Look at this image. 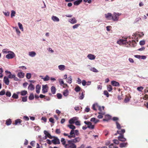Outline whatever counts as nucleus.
Masks as SVG:
<instances>
[{
	"label": "nucleus",
	"instance_id": "57",
	"mask_svg": "<svg viewBox=\"0 0 148 148\" xmlns=\"http://www.w3.org/2000/svg\"><path fill=\"white\" fill-rule=\"evenodd\" d=\"M143 89V87L142 86L139 87L137 88V90L139 91H141Z\"/></svg>",
	"mask_w": 148,
	"mask_h": 148
},
{
	"label": "nucleus",
	"instance_id": "36",
	"mask_svg": "<svg viewBox=\"0 0 148 148\" xmlns=\"http://www.w3.org/2000/svg\"><path fill=\"white\" fill-rule=\"evenodd\" d=\"M67 126L69 127L70 129H71L72 130H74L75 128V126L72 125H68Z\"/></svg>",
	"mask_w": 148,
	"mask_h": 148
},
{
	"label": "nucleus",
	"instance_id": "11",
	"mask_svg": "<svg viewBox=\"0 0 148 148\" xmlns=\"http://www.w3.org/2000/svg\"><path fill=\"white\" fill-rule=\"evenodd\" d=\"M132 41H129V45L130 46L132 47H134L136 45V43L135 41L134 40H132Z\"/></svg>",
	"mask_w": 148,
	"mask_h": 148
},
{
	"label": "nucleus",
	"instance_id": "16",
	"mask_svg": "<svg viewBox=\"0 0 148 148\" xmlns=\"http://www.w3.org/2000/svg\"><path fill=\"white\" fill-rule=\"evenodd\" d=\"M69 21L72 24H75L77 23V21L75 18L73 17L71 19H70Z\"/></svg>",
	"mask_w": 148,
	"mask_h": 148
},
{
	"label": "nucleus",
	"instance_id": "31",
	"mask_svg": "<svg viewBox=\"0 0 148 148\" xmlns=\"http://www.w3.org/2000/svg\"><path fill=\"white\" fill-rule=\"evenodd\" d=\"M27 93V91L24 90L21 91V95L22 96H25Z\"/></svg>",
	"mask_w": 148,
	"mask_h": 148
},
{
	"label": "nucleus",
	"instance_id": "53",
	"mask_svg": "<svg viewBox=\"0 0 148 148\" xmlns=\"http://www.w3.org/2000/svg\"><path fill=\"white\" fill-rule=\"evenodd\" d=\"M5 95L7 96L8 97H10L11 96V93L10 92L8 91L6 92Z\"/></svg>",
	"mask_w": 148,
	"mask_h": 148
},
{
	"label": "nucleus",
	"instance_id": "50",
	"mask_svg": "<svg viewBox=\"0 0 148 148\" xmlns=\"http://www.w3.org/2000/svg\"><path fill=\"white\" fill-rule=\"evenodd\" d=\"M56 95H57V98L58 99H61L62 98V94L60 93H57V94Z\"/></svg>",
	"mask_w": 148,
	"mask_h": 148
},
{
	"label": "nucleus",
	"instance_id": "21",
	"mask_svg": "<svg viewBox=\"0 0 148 148\" xmlns=\"http://www.w3.org/2000/svg\"><path fill=\"white\" fill-rule=\"evenodd\" d=\"M41 88L39 84H37L36 86V92L38 94L40 92V91Z\"/></svg>",
	"mask_w": 148,
	"mask_h": 148
},
{
	"label": "nucleus",
	"instance_id": "14",
	"mask_svg": "<svg viewBox=\"0 0 148 148\" xmlns=\"http://www.w3.org/2000/svg\"><path fill=\"white\" fill-rule=\"evenodd\" d=\"M77 119V117H74L69 120V122L70 124L74 123L75 121Z\"/></svg>",
	"mask_w": 148,
	"mask_h": 148
},
{
	"label": "nucleus",
	"instance_id": "4",
	"mask_svg": "<svg viewBox=\"0 0 148 148\" xmlns=\"http://www.w3.org/2000/svg\"><path fill=\"white\" fill-rule=\"evenodd\" d=\"M17 72H18V73L17 75L18 77L20 78H23L25 76V73L22 72L21 70H17Z\"/></svg>",
	"mask_w": 148,
	"mask_h": 148
},
{
	"label": "nucleus",
	"instance_id": "5",
	"mask_svg": "<svg viewBox=\"0 0 148 148\" xmlns=\"http://www.w3.org/2000/svg\"><path fill=\"white\" fill-rule=\"evenodd\" d=\"M52 142L54 144H59L60 143L59 139L56 137H54V139L52 140Z\"/></svg>",
	"mask_w": 148,
	"mask_h": 148
},
{
	"label": "nucleus",
	"instance_id": "56",
	"mask_svg": "<svg viewBox=\"0 0 148 148\" xmlns=\"http://www.w3.org/2000/svg\"><path fill=\"white\" fill-rule=\"evenodd\" d=\"M80 25V24H75L73 26V28L74 29L77 28Z\"/></svg>",
	"mask_w": 148,
	"mask_h": 148
},
{
	"label": "nucleus",
	"instance_id": "6",
	"mask_svg": "<svg viewBox=\"0 0 148 148\" xmlns=\"http://www.w3.org/2000/svg\"><path fill=\"white\" fill-rule=\"evenodd\" d=\"M15 56L14 53L12 52H10V53L6 55V57L8 59H12L14 58Z\"/></svg>",
	"mask_w": 148,
	"mask_h": 148
},
{
	"label": "nucleus",
	"instance_id": "27",
	"mask_svg": "<svg viewBox=\"0 0 148 148\" xmlns=\"http://www.w3.org/2000/svg\"><path fill=\"white\" fill-rule=\"evenodd\" d=\"M90 121L91 122H93L95 124H96L99 122V120L98 119H96L95 118H93L91 119Z\"/></svg>",
	"mask_w": 148,
	"mask_h": 148
},
{
	"label": "nucleus",
	"instance_id": "49",
	"mask_svg": "<svg viewBox=\"0 0 148 148\" xmlns=\"http://www.w3.org/2000/svg\"><path fill=\"white\" fill-rule=\"evenodd\" d=\"M98 107L99 110L100 111V112H102V110H103L104 109V107L103 106H102V107H101L100 106H98Z\"/></svg>",
	"mask_w": 148,
	"mask_h": 148
},
{
	"label": "nucleus",
	"instance_id": "7",
	"mask_svg": "<svg viewBox=\"0 0 148 148\" xmlns=\"http://www.w3.org/2000/svg\"><path fill=\"white\" fill-rule=\"evenodd\" d=\"M127 42L126 38L125 39H120L117 41V43L120 45H122L123 44H125Z\"/></svg>",
	"mask_w": 148,
	"mask_h": 148
},
{
	"label": "nucleus",
	"instance_id": "59",
	"mask_svg": "<svg viewBox=\"0 0 148 148\" xmlns=\"http://www.w3.org/2000/svg\"><path fill=\"white\" fill-rule=\"evenodd\" d=\"M3 72L2 68H0V78H1L3 77V75L2 74Z\"/></svg>",
	"mask_w": 148,
	"mask_h": 148
},
{
	"label": "nucleus",
	"instance_id": "35",
	"mask_svg": "<svg viewBox=\"0 0 148 148\" xmlns=\"http://www.w3.org/2000/svg\"><path fill=\"white\" fill-rule=\"evenodd\" d=\"M75 90L76 92H78L80 90L81 88L77 85L75 87Z\"/></svg>",
	"mask_w": 148,
	"mask_h": 148
},
{
	"label": "nucleus",
	"instance_id": "30",
	"mask_svg": "<svg viewBox=\"0 0 148 148\" xmlns=\"http://www.w3.org/2000/svg\"><path fill=\"white\" fill-rule=\"evenodd\" d=\"M29 54L30 56L33 57L36 55V53L34 51H31L29 52Z\"/></svg>",
	"mask_w": 148,
	"mask_h": 148
},
{
	"label": "nucleus",
	"instance_id": "42",
	"mask_svg": "<svg viewBox=\"0 0 148 148\" xmlns=\"http://www.w3.org/2000/svg\"><path fill=\"white\" fill-rule=\"evenodd\" d=\"M96 107H98V106L97 105V103L93 104L92 106V109L95 110H96Z\"/></svg>",
	"mask_w": 148,
	"mask_h": 148
},
{
	"label": "nucleus",
	"instance_id": "45",
	"mask_svg": "<svg viewBox=\"0 0 148 148\" xmlns=\"http://www.w3.org/2000/svg\"><path fill=\"white\" fill-rule=\"evenodd\" d=\"M12 97L14 99H17L18 98V96L17 94L14 93L12 96Z\"/></svg>",
	"mask_w": 148,
	"mask_h": 148
},
{
	"label": "nucleus",
	"instance_id": "25",
	"mask_svg": "<svg viewBox=\"0 0 148 148\" xmlns=\"http://www.w3.org/2000/svg\"><path fill=\"white\" fill-rule=\"evenodd\" d=\"M52 19L54 21L58 22L60 20L59 19L58 17L54 16L52 17Z\"/></svg>",
	"mask_w": 148,
	"mask_h": 148
},
{
	"label": "nucleus",
	"instance_id": "39",
	"mask_svg": "<svg viewBox=\"0 0 148 148\" xmlns=\"http://www.w3.org/2000/svg\"><path fill=\"white\" fill-rule=\"evenodd\" d=\"M107 89L109 92L111 91L112 90V87L110 85H109L107 86Z\"/></svg>",
	"mask_w": 148,
	"mask_h": 148
},
{
	"label": "nucleus",
	"instance_id": "19",
	"mask_svg": "<svg viewBox=\"0 0 148 148\" xmlns=\"http://www.w3.org/2000/svg\"><path fill=\"white\" fill-rule=\"evenodd\" d=\"M21 122V120L19 119H17L15 120V123L13 124L15 125H19L20 124Z\"/></svg>",
	"mask_w": 148,
	"mask_h": 148
},
{
	"label": "nucleus",
	"instance_id": "20",
	"mask_svg": "<svg viewBox=\"0 0 148 148\" xmlns=\"http://www.w3.org/2000/svg\"><path fill=\"white\" fill-rule=\"evenodd\" d=\"M111 118V116L109 115H106L105 116V118L103 119V121H108Z\"/></svg>",
	"mask_w": 148,
	"mask_h": 148
},
{
	"label": "nucleus",
	"instance_id": "64",
	"mask_svg": "<svg viewBox=\"0 0 148 148\" xmlns=\"http://www.w3.org/2000/svg\"><path fill=\"white\" fill-rule=\"evenodd\" d=\"M75 123L76 125H80V123L79 121H75Z\"/></svg>",
	"mask_w": 148,
	"mask_h": 148
},
{
	"label": "nucleus",
	"instance_id": "37",
	"mask_svg": "<svg viewBox=\"0 0 148 148\" xmlns=\"http://www.w3.org/2000/svg\"><path fill=\"white\" fill-rule=\"evenodd\" d=\"M22 101L24 102H25L27 101V96L21 97Z\"/></svg>",
	"mask_w": 148,
	"mask_h": 148
},
{
	"label": "nucleus",
	"instance_id": "28",
	"mask_svg": "<svg viewBox=\"0 0 148 148\" xmlns=\"http://www.w3.org/2000/svg\"><path fill=\"white\" fill-rule=\"evenodd\" d=\"M59 69L61 71H63L65 68V66L63 65H60L58 66Z\"/></svg>",
	"mask_w": 148,
	"mask_h": 148
},
{
	"label": "nucleus",
	"instance_id": "58",
	"mask_svg": "<svg viewBox=\"0 0 148 148\" xmlns=\"http://www.w3.org/2000/svg\"><path fill=\"white\" fill-rule=\"evenodd\" d=\"M145 40H141L139 44L141 45H143L145 44Z\"/></svg>",
	"mask_w": 148,
	"mask_h": 148
},
{
	"label": "nucleus",
	"instance_id": "40",
	"mask_svg": "<svg viewBox=\"0 0 148 148\" xmlns=\"http://www.w3.org/2000/svg\"><path fill=\"white\" fill-rule=\"evenodd\" d=\"M18 26L19 28L21 29L22 31H23V26L22 24L20 23V22H18Z\"/></svg>",
	"mask_w": 148,
	"mask_h": 148
},
{
	"label": "nucleus",
	"instance_id": "63",
	"mask_svg": "<svg viewBox=\"0 0 148 148\" xmlns=\"http://www.w3.org/2000/svg\"><path fill=\"white\" fill-rule=\"evenodd\" d=\"M143 99L145 100H147L148 99V95L147 94L145 95L143 97Z\"/></svg>",
	"mask_w": 148,
	"mask_h": 148
},
{
	"label": "nucleus",
	"instance_id": "60",
	"mask_svg": "<svg viewBox=\"0 0 148 148\" xmlns=\"http://www.w3.org/2000/svg\"><path fill=\"white\" fill-rule=\"evenodd\" d=\"M84 97V95L83 94V92L82 93L81 96L79 97V99H82Z\"/></svg>",
	"mask_w": 148,
	"mask_h": 148
},
{
	"label": "nucleus",
	"instance_id": "61",
	"mask_svg": "<svg viewBox=\"0 0 148 148\" xmlns=\"http://www.w3.org/2000/svg\"><path fill=\"white\" fill-rule=\"evenodd\" d=\"M4 14L6 16H9L10 15V12H3Z\"/></svg>",
	"mask_w": 148,
	"mask_h": 148
},
{
	"label": "nucleus",
	"instance_id": "3",
	"mask_svg": "<svg viewBox=\"0 0 148 148\" xmlns=\"http://www.w3.org/2000/svg\"><path fill=\"white\" fill-rule=\"evenodd\" d=\"M121 14L119 13H116L115 12H114L112 15V19L114 21H118L119 18V16Z\"/></svg>",
	"mask_w": 148,
	"mask_h": 148
},
{
	"label": "nucleus",
	"instance_id": "38",
	"mask_svg": "<svg viewBox=\"0 0 148 148\" xmlns=\"http://www.w3.org/2000/svg\"><path fill=\"white\" fill-rule=\"evenodd\" d=\"M34 98V95L33 93H32L30 94V95L29 97V99L30 100H32Z\"/></svg>",
	"mask_w": 148,
	"mask_h": 148
},
{
	"label": "nucleus",
	"instance_id": "18",
	"mask_svg": "<svg viewBox=\"0 0 148 148\" xmlns=\"http://www.w3.org/2000/svg\"><path fill=\"white\" fill-rule=\"evenodd\" d=\"M4 81L5 83L7 85H8L9 84L10 82L8 78L7 77L5 76L4 77Z\"/></svg>",
	"mask_w": 148,
	"mask_h": 148
},
{
	"label": "nucleus",
	"instance_id": "17",
	"mask_svg": "<svg viewBox=\"0 0 148 148\" xmlns=\"http://www.w3.org/2000/svg\"><path fill=\"white\" fill-rule=\"evenodd\" d=\"M87 57L90 60H94L95 58V56L91 54H89L87 56Z\"/></svg>",
	"mask_w": 148,
	"mask_h": 148
},
{
	"label": "nucleus",
	"instance_id": "33",
	"mask_svg": "<svg viewBox=\"0 0 148 148\" xmlns=\"http://www.w3.org/2000/svg\"><path fill=\"white\" fill-rule=\"evenodd\" d=\"M12 123V121L10 119H7L6 121V124L9 125H11Z\"/></svg>",
	"mask_w": 148,
	"mask_h": 148
},
{
	"label": "nucleus",
	"instance_id": "8",
	"mask_svg": "<svg viewBox=\"0 0 148 148\" xmlns=\"http://www.w3.org/2000/svg\"><path fill=\"white\" fill-rule=\"evenodd\" d=\"M48 87L47 85H43L42 87V92L44 94L47 92Z\"/></svg>",
	"mask_w": 148,
	"mask_h": 148
},
{
	"label": "nucleus",
	"instance_id": "13",
	"mask_svg": "<svg viewBox=\"0 0 148 148\" xmlns=\"http://www.w3.org/2000/svg\"><path fill=\"white\" fill-rule=\"evenodd\" d=\"M111 84L115 86H120L119 84V82L115 81H112L111 82Z\"/></svg>",
	"mask_w": 148,
	"mask_h": 148
},
{
	"label": "nucleus",
	"instance_id": "46",
	"mask_svg": "<svg viewBox=\"0 0 148 148\" xmlns=\"http://www.w3.org/2000/svg\"><path fill=\"white\" fill-rule=\"evenodd\" d=\"M119 140L117 139H114L113 140V141L114 143L117 145H118L119 143Z\"/></svg>",
	"mask_w": 148,
	"mask_h": 148
},
{
	"label": "nucleus",
	"instance_id": "10",
	"mask_svg": "<svg viewBox=\"0 0 148 148\" xmlns=\"http://www.w3.org/2000/svg\"><path fill=\"white\" fill-rule=\"evenodd\" d=\"M5 72L9 74V75L8 76V77L9 78L12 79L15 77V75H12L10 72L8 71H5Z\"/></svg>",
	"mask_w": 148,
	"mask_h": 148
},
{
	"label": "nucleus",
	"instance_id": "2",
	"mask_svg": "<svg viewBox=\"0 0 148 148\" xmlns=\"http://www.w3.org/2000/svg\"><path fill=\"white\" fill-rule=\"evenodd\" d=\"M125 132V130L124 129H121V134L118 137V140L121 142H125L126 141V139L124 138V133Z\"/></svg>",
	"mask_w": 148,
	"mask_h": 148
},
{
	"label": "nucleus",
	"instance_id": "32",
	"mask_svg": "<svg viewBox=\"0 0 148 148\" xmlns=\"http://www.w3.org/2000/svg\"><path fill=\"white\" fill-rule=\"evenodd\" d=\"M63 95L64 96H67L69 95V91L67 89L64 90L63 93Z\"/></svg>",
	"mask_w": 148,
	"mask_h": 148
},
{
	"label": "nucleus",
	"instance_id": "55",
	"mask_svg": "<svg viewBox=\"0 0 148 148\" xmlns=\"http://www.w3.org/2000/svg\"><path fill=\"white\" fill-rule=\"evenodd\" d=\"M55 132L57 134H60L61 132L60 129H56V130Z\"/></svg>",
	"mask_w": 148,
	"mask_h": 148
},
{
	"label": "nucleus",
	"instance_id": "1",
	"mask_svg": "<svg viewBox=\"0 0 148 148\" xmlns=\"http://www.w3.org/2000/svg\"><path fill=\"white\" fill-rule=\"evenodd\" d=\"M81 138L79 137H77L74 139L68 140L69 145L67 147L70 148H76L77 146L75 143L79 142L81 140Z\"/></svg>",
	"mask_w": 148,
	"mask_h": 148
},
{
	"label": "nucleus",
	"instance_id": "54",
	"mask_svg": "<svg viewBox=\"0 0 148 148\" xmlns=\"http://www.w3.org/2000/svg\"><path fill=\"white\" fill-rule=\"evenodd\" d=\"M88 128L93 129L94 128V125H92V123H91V124H90V125H88Z\"/></svg>",
	"mask_w": 148,
	"mask_h": 148
},
{
	"label": "nucleus",
	"instance_id": "15",
	"mask_svg": "<svg viewBox=\"0 0 148 148\" xmlns=\"http://www.w3.org/2000/svg\"><path fill=\"white\" fill-rule=\"evenodd\" d=\"M44 134L45 135V136H46L48 137L50 139H52L53 138V137L51 135V134L47 131H44Z\"/></svg>",
	"mask_w": 148,
	"mask_h": 148
},
{
	"label": "nucleus",
	"instance_id": "51",
	"mask_svg": "<svg viewBox=\"0 0 148 148\" xmlns=\"http://www.w3.org/2000/svg\"><path fill=\"white\" fill-rule=\"evenodd\" d=\"M15 13V12L14 10H12L11 11V17L12 18L13 16H14Z\"/></svg>",
	"mask_w": 148,
	"mask_h": 148
},
{
	"label": "nucleus",
	"instance_id": "41",
	"mask_svg": "<svg viewBox=\"0 0 148 148\" xmlns=\"http://www.w3.org/2000/svg\"><path fill=\"white\" fill-rule=\"evenodd\" d=\"M90 70L94 72L97 73L98 72V71L94 67H91Z\"/></svg>",
	"mask_w": 148,
	"mask_h": 148
},
{
	"label": "nucleus",
	"instance_id": "29",
	"mask_svg": "<svg viewBox=\"0 0 148 148\" xmlns=\"http://www.w3.org/2000/svg\"><path fill=\"white\" fill-rule=\"evenodd\" d=\"M51 91L53 94H54L56 93V89L54 86H52L51 88Z\"/></svg>",
	"mask_w": 148,
	"mask_h": 148
},
{
	"label": "nucleus",
	"instance_id": "26",
	"mask_svg": "<svg viewBox=\"0 0 148 148\" xmlns=\"http://www.w3.org/2000/svg\"><path fill=\"white\" fill-rule=\"evenodd\" d=\"M98 113H99V114H100L99 115L97 116V117L99 119L102 118L103 117V115H104L105 114V112H99Z\"/></svg>",
	"mask_w": 148,
	"mask_h": 148
},
{
	"label": "nucleus",
	"instance_id": "62",
	"mask_svg": "<svg viewBox=\"0 0 148 148\" xmlns=\"http://www.w3.org/2000/svg\"><path fill=\"white\" fill-rule=\"evenodd\" d=\"M104 94L107 97H108L109 93L107 91L105 90L104 91Z\"/></svg>",
	"mask_w": 148,
	"mask_h": 148
},
{
	"label": "nucleus",
	"instance_id": "9",
	"mask_svg": "<svg viewBox=\"0 0 148 148\" xmlns=\"http://www.w3.org/2000/svg\"><path fill=\"white\" fill-rule=\"evenodd\" d=\"M70 135L68 136L69 138H75V136L74 130H71L70 133Z\"/></svg>",
	"mask_w": 148,
	"mask_h": 148
},
{
	"label": "nucleus",
	"instance_id": "52",
	"mask_svg": "<svg viewBox=\"0 0 148 148\" xmlns=\"http://www.w3.org/2000/svg\"><path fill=\"white\" fill-rule=\"evenodd\" d=\"M5 91L4 89L2 90L1 92H0V95H5Z\"/></svg>",
	"mask_w": 148,
	"mask_h": 148
},
{
	"label": "nucleus",
	"instance_id": "47",
	"mask_svg": "<svg viewBox=\"0 0 148 148\" xmlns=\"http://www.w3.org/2000/svg\"><path fill=\"white\" fill-rule=\"evenodd\" d=\"M42 79L44 81H47L49 79V77L47 75L45 77L43 78Z\"/></svg>",
	"mask_w": 148,
	"mask_h": 148
},
{
	"label": "nucleus",
	"instance_id": "22",
	"mask_svg": "<svg viewBox=\"0 0 148 148\" xmlns=\"http://www.w3.org/2000/svg\"><path fill=\"white\" fill-rule=\"evenodd\" d=\"M28 89L31 90H34V85L32 83L30 84L28 87Z\"/></svg>",
	"mask_w": 148,
	"mask_h": 148
},
{
	"label": "nucleus",
	"instance_id": "34",
	"mask_svg": "<svg viewBox=\"0 0 148 148\" xmlns=\"http://www.w3.org/2000/svg\"><path fill=\"white\" fill-rule=\"evenodd\" d=\"M67 82H68V83H69L70 84H71L72 83V79L71 78V76L69 77L67 79Z\"/></svg>",
	"mask_w": 148,
	"mask_h": 148
},
{
	"label": "nucleus",
	"instance_id": "44",
	"mask_svg": "<svg viewBox=\"0 0 148 148\" xmlns=\"http://www.w3.org/2000/svg\"><path fill=\"white\" fill-rule=\"evenodd\" d=\"M116 127L117 128H118L119 129H120L121 128V126L119 124V123L117 121H116Z\"/></svg>",
	"mask_w": 148,
	"mask_h": 148
},
{
	"label": "nucleus",
	"instance_id": "24",
	"mask_svg": "<svg viewBox=\"0 0 148 148\" xmlns=\"http://www.w3.org/2000/svg\"><path fill=\"white\" fill-rule=\"evenodd\" d=\"M127 143H121L119 145V147L121 148L125 147L127 146Z\"/></svg>",
	"mask_w": 148,
	"mask_h": 148
},
{
	"label": "nucleus",
	"instance_id": "12",
	"mask_svg": "<svg viewBox=\"0 0 148 148\" xmlns=\"http://www.w3.org/2000/svg\"><path fill=\"white\" fill-rule=\"evenodd\" d=\"M112 14L110 13H108L105 14V17L108 20L112 19Z\"/></svg>",
	"mask_w": 148,
	"mask_h": 148
},
{
	"label": "nucleus",
	"instance_id": "43",
	"mask_svg": "<svg viewBox=\"0 0 148 148\" xmlns=\"http://www.w3.org/2000/svg\"><path fill=\"white\" fill-rule=\"evenodd\" d=\"M130 101V99L129 98V97L127 96H126L124 100V102L125 103H127L128 102H129Z\"/></svg>",
	"mask_w": 148,
	"mask_h": 148
},
{
	"label": "nucleus",
	"instance_id": "48",
	"mask_svg": "<svg viewBox=\"0 0 148 148\" xmlns=\"http://www.w3.org/2000/svg\"><path fill=\"white\" fill-rule=\"evenodd\" d=\"M31 77V74L30 73H27L26 74V77L28 79H29Z\"/></svg>",
	"mask_w": 148,
	"mask_h": 148
},
{
	"label": "nucleus",
	"instance_id": "23",
	"mask_svg": "<svg viewBox=\"0 0 148 148\" xmlns=\"http://www.w3.org/2000/svg\"><path fill=\"white\" fill-rule=\"evenodd\" d=\"M83 0H78L74 2L73 4L74 5H79L81 2Z\"/></svg>",
	"mask_w": 148,
	"mask_h": 148
}]
</instances>
